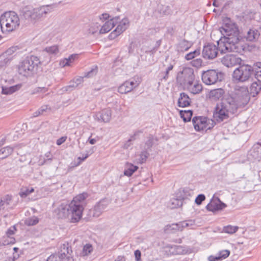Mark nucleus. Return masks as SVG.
<instances>
[{
  "instance_id": "nucleus-1",
  "label": "nucleus",
  "mask_w": 261,
  "mask_h": 261,
  "mask_svg": "<svg viewBox=\"0 0 261 261\" xmlns=\"http://www.w3.org/2000/svg\"><path fill=\"white\" fill-rule=\"evenodd\" d=\"M234 101L231 96H228L217 103L214 113V118L218 122L229 118V114H233L237 111Z\"/></svg>"
},
{
  "instance_id": "nucleus-2",
  "label": "nucleus",
  "mask_w": 261,
  "mask_h": 261,
  "mask_svg": "<svg viewBox=\"0 0 261 261\" xmlns=\"http://www.w3.org/2000/svg\"><path fill=\"white\" fill-rule=\"evenodd\" d=\"M87 193H83L73 198L68 204L69 219L71 223L78 222L82 218L84 207L86 204Z\"/></svg>"
},
{
  "instance_id": "nucleus-3",
  "label": "nucleus",
  "mask_w": 261,
  "mask_h": 261,
  "mask_svg": "<svg viewBox=\"0 0 261 261\" xmlns=\"http://www.w3.org/2000/svg\"><path fill=\"white\" fill-rule=\"evenodd\" d=\"M55 7L54 5H44L36 8L26 6L22 8L21 14L25 19L31 21H35L51 13L53 11Z\"/></svg>"
},
{
  "instance_id": "nucleus-4",
  "label": "nucleus",
  "mask_w": 261,
  "mask_h": 261,
  "mask_svg": "<svg viewBox=\"0 0 261 261\" xmlns=\"http://www.w3.org/2000/svg\"><path fill=\"white\" fill-rule=\"evenodd\" d=\"M219 51L221 53L226 52H234L241 53L243 50L242 42L239 39V36L226 37L223 40L220 39L217 41Z\"/></svg>"
},
{
  "instance_id": "nucleus-5",
  "label": "nucleus",
  "mask_w": 261,
  "mask_h": 261,
  "mask_svg": "<svg viewBox=\"0 0 261 261\" xmlns=\"http://www.w3.org/2000/svg\"><path fill=\"white\" fill-rule=\"evenodd\" d=\"M40 63V61L37 57H27L18 65V72L24 76H31L36 72L38 66Z\"/></svg>"
},
{
  "instance_id": "nucleus-6",
  "label": "nucleus",
  "mask_w": 261,
  "mask_h": 261,
  "mask_svg": "<svg viewBox=\"0 0 261 261\" xmlns=\"http://www.w3.org/2000/svg\"><path fill=\"white\" fill-rule=\"evenodd\" d=\"M20 25L18 15L14 11L6 12L0 17V25L2 31L12 32Z\"/></svg>"
},
{
  "instance_id": "nucleus-7",
  "label": "nucleus",
  "mask_w": 261,
  "mask_h": 261,
  "mask_svg": "<svg viewBox=\"0 0 261 261\" xmlns=\"http://www.w3.org/2000/svg\"><path fill=\"white\" fill-rule=\"evenodd\" d=\"M254 73V68L248 65H243L236 68L232 74L233 80L236 83L248 81Z\"/></svg>"
},
{
  "instance_id": "nucleus-8",
  "label": "nucleus",
  "mask_w": 261,
  "mask_h": 261,
  "mask_svg": "<svg viewBox=\"0 0 261 261\" xmlns=\"http://www.w3.org/2000/svg\"><path fill=\"white\" fill-rule=\"evenodd\" d=\"M223 23L219 31L221 34L226 37L239 36V31L237 25L233 22L229 18H226L223 20Z\"/></svg>"
},
{
  "instance_id": "nucleus-9",
  "label": "nucleus",
  "mask_w": 261,
  "mask_h": 261,
  "mask_svg": "<svg viewBox=\"0 0 261 261\" xmlns=\"http://www.w3.org/2000/svg\"><path fill=\"white\" fill-rule=\"evenodd\" d=\"M201 78L204 84L211 85L221 81L223 79V74L216 70H208L202 72Z\"/></svg>"
},
{
  "instance_id": "nucleus-10",
  "label": "nucleus",
  "mask_w": 261,
  "mask_h": 261,
  "mask_svg": "<svg viewBox=\"0 0 261 261\" xmlns=\"http://www.w3.org/2000/svg\"><path fill=\"white\" fill-rule=\"evenodd\" d=\"M177 81L184 87L190 84L195 80L194 70L190 67H184L182 71L179 72L177 75Z\"/></svg>"
},
{
  "instance_id": "nucleus-11",
  "label": "nucleus",
  "mask_w": 261,
  "mask_h": 261,
  "mask_svg": "<svg viewBox=\"0 0 261 261\" xmlns=\"http://www.w3.org/2000/svg\"><path fill=\"white\" fill-rule=\"evenodd\" d=\"M194 127L196 131L207 130L214 126V122L203 117H194L192 119Z\"/></svg>"
},
{
  "instance_id": "nucleus-12",
  "label": "nucleus",
  "mask_w": 261,
  "mask_h": 261,
  "mask_svg": "<svg viewBox=\"0 0 261 261\" xmlns=\"http://www.w3.org/2000/svg\"><path fill=\"white\" fill-rule=\"evenodd\" d=\"M219 50L218 45L217 46L213 43H208L203 46L202 56L206 59H213L217 56Z\"/></svg>"
},
{
  "instance_id": "nucleus-13",
  "label": "nucleus",
  "mask_w": 261,
  "mask_h": 261,
  "mask_svg": "<svg viewBox=\"0 0 261 261\" xmlns=\"http://www.w3.org/2000/svg\"><path fill=\"white\" fill-rule=\"evenodd\" d=\"M118 22L119 23L117 28L109 35V38L110 39H115L125 31L129 25V21L127 18H124L121 21H120L119 19L117 23Z\"/></svg>"
},
{
  "instance_id": "nucleus-14",
  "label": "nucleus",
  "mask_w": 261,
  "mask_h": 261,
  "mask_svg": "<svg viewBox=\"0 0 261 261\" xmlns=\"http://www.w3.org/2000/svg\"><path fill=\"white\" fill-rule=\"evenodd\" d=\"M230 96L234 100V103L236 106H237V109L240 107H244L248 103L249 100V97L247 95L246 91L245 93L236 92L232 96Z\"/></svg>"
},
{
  "instance_id": "nucleus-15",
  "label": "nucleus",
  "mask_w": 261,
  "mask_h": 261,
  "mask_svg": "<svg viewBox=\"0 0 261 261\" xmlns=\"http://www.w3.org/2000/svg\"><path fill=\"white\" fill-rule=\"evenodd\" d=\"M226 206V204L222 202L218 197H214L206 205V208L208 211L215 212L222 210Z\"/></svg>"
},
{
  "instance_id": "nucleus-16",
  "label": "nucleus",
  "mask_w": 261,
  "mask_h": 261,
  "mask_svg": "<svg viewBox=\"0 0 261 261\" xmlns=\"http://www.w3.org/2000/svg\"><path fill=\"white\" fill-rule=\"evenodd\" d=\"M242 60L240 58L233 55H227L221 59L222 63L227 67H232L240 64Z\"/></svg>"
},
{
  "instance_id": "nucleus-17",
  "label": "nucleus",
  "mask_w": 261,
  "mask_h": 261,
  "mask_svg": "<svg viewBox=\"0 0 261 261\" xmlns=\"http://www.w3.org/2000/svg\"><path fill=\"white\" fill-rule=\"evenodd\" d=\"M109 204L107 199H103L97 202L93 208V216L98 217L107 208Z\"/></svg>"
},
{
  "instance_id": "nucleus-18",
  "label": "nucleus",
  "mask_w": 261,
  "mask_h": 261,
  "mask_svg": "<svg viewBox=\"0 0 261 261\" xmlns=\"http://www.w3.org/2000/svg\"><path fill=\"white\" fill-rule=\"evenodd\" d=\"M138 85L139 83L134 81H126L118 87V91L121 94H126Z\"/></svg>"
},
{
  "instance_id": "nucleus-19",
  "label": "nucleus",
  "mask_w": 261,
  "mask_h": 261,
  "mask_svg": "<svg viewBox=\"0 0 261 261\" xmlns=\"http://www.w3.org/2000/svg\"><path fill=\"white\" fill-rule=\"evenodd\" d=\"M112 111L110 109H105L97 113L96 117L99 122L107 123L111 119Z\"/></svg>"
},
{
  "instance_id": "nucleus-20",
  "label": "nucleus",
  "mask_w": 261,
  "mask_h": 261,
  "mask_svg": "<svg viewBox=\"0 0 261 261\" xmlns=\"http://www.w3.org/2000/svg\"><path fill=\"white\" fill-rule=\"evenodd\" d=\"M68 206V205L67 204L62 203L55 210V213L58 218L64 219L67 217L69 218Z\"/></svg>"
},
{
  "instance_id": "nucleus-21",
  "label": "nucleus",
  "mask_w": 261,
  "mask_h": 261,
  "mask_svg": "<svg viewBox=\"0 0 261 261\" xmlns=\"http://www.w3.org/2000/svg\"><path fill=\"white\" fill-rule=\"evenodd\" d=\"M119 19V17H116L111 19L110 20L107 21L101 28L99 30L100 34H105L108 33L111 30L117 23L118 20Z\"/></svg>"
},
{
  "instance_id": "nucleus-22",
  "label": "nucleus",
  "mask_w": 261,
  "mask_h": 261,
  "mask_svg": "<svg viewBox=\"0 0 261 261\" xmlns=\"http://www.w3.org/2000/svg\"><path fill=\"white\" fill-rule=\"evenodd\" d=\"M70 252L72 250L69 248L68 243H64L61 245L59 251L56 255L63 259V258H73L70 256Z\"/></svg>"
},
{
  "instance_id": "nucleus-23",
  "label": "nucleus",
  "mask_w": 261,
  "mask_h": 261,
  "mask_svg": "<svg viewBox=\"0 0 261 261\" xmlns=\"http://www.w3.org/2000/svg\"><path fill=\"white\" fill-rule=\"evenodd\" d=\"M191 93L196 94L199 93L202 90L201 84L198 83L197 81L194 80L190 84L185 86Z\"/></svg>"
},
{
  "instance_id": "nucleus-24",
  "label": "nucleus",
  "mask_w": 261,
  "mask_h": 261,
  "mask_svg": "<svg viewBox=\"0 0 261 261\" xmlns=\"http://www.w3.org/2000/svg\"><path fill=\"white\" fill-rule=\"evenodd\" d=\"M170 250L172 254L182 255L189 253L190 252L189 249L182 246L174 245L170 247Z\"/></svg>"
},
{
  "instance_id": "nucleus-25",
  "label": "nucleus",
  "mask_w": 261,
  "mask_h": 261,
  "mask_svg": "<svg viewBox=\"0 0 261 261\" xmlns=\"http://www.w3.org/2000/svg\"><path fill=\"white\" fill-rule=\"evenodd\" d=\"M190 99L189 96L184 92L180 94V96L178 100V106L179 107H186L190 105Z\"/></svg>"
},
{
  "instance_id": "nucleus-26",
  "label": "nucleus",
  "mask_w": 261,
  "mask_h": 261,
  "mask_svg": "<svg viewBox=\"0 0 261 261\" xmlns=\"http://www.w3.org/2000/svg\"><path fill=\"white\" fill-rule=\"evenodd\" d=\"M42 81L45 82L44 86L38 87L33 89L31 92L32 94H36L38 93H44L48 91V87L50 86V84L47 82V79L46 77H42Z\"/></svg>"
},
{
  "instance_id": "nucleus-27",
  "label": "nucleus",
  "mask_w": 261,
  "mask_h": 261,
  "mask_svg": "<svg viewBox=\"0 0 261 261\" xmlns=\"http://www.w3.org/2000/svg\"><path fill=\"white\" fill-rule=\"evenodd\" d=\"M230 254V251L228 250L221 251L218 256L211 255L209 256V261H219L227 257Z\"/></svg>"
},
{
  "instance_id": "nucleus-28",
  "label": "nucleus",
  "mask_w": 261,
  "mask_h": 261,
  "mask_svg": "<svg viewBox=\"0 0 261 261\" xmlns=\"http://www.w3.org/2000/svg\"><path fill=\"white\" fill-rule=\"evenodd\" d=\"M192 45L191 42L183 39L179 41L177 45V50L178 51L184 52L188 50Z\"/></svg>"
},
{
  "instance_id": "nucleus-29",
  "label": "nucleus",
  "mask_w": 261,
  "mask_h": 261,
  "mask_svg": "<svg viewBox=\"0 0 261 261\" xmlns=\"http://www.w3.org/2000/svg\"><path fill=\"white\" fill-rule=\"evenodd\" d=\"M11 201L12 196L9 195L0 198V212L4 211L6 207L10 205Z\"/></svg>"
},
{
  "instance_id": "nucleus-30",
  "label": "nucleus",
  "mask_w": 261,
  "mask_h": 261,
  "mask_svg": "<svg viewBox=\"0 0 261 261\" xmlns=\"http://www.w3.org/2000/svg\"><path fill=\"white\" fill-rule=\"evenodd\" d=\"M260 35V33L258 30L255 29H249L247 32L246 36L247 40L249 41H254L257 40Z\"/></svg>"
},
{
  "instance_id": "nucleus-31",
  "label": "nucleus",
  "mask_w": 261,
  "mask_h": 261,
  "mask_svg": "<svg viewBox=\"0 0 261 261\" xmlns=\"http://www.w3.org/2000/svg\"><path fill=\"white\" fill-rule=\"evenodd\" d=\"M138 167L132 164L127 163L126 168L124 171V174L127 176H130L137 170Z\"/></svg>"
},
{
  "instance_id": "nucleus-32",
  "label": "nucleus",
  "mask_w": 261,
  "mask_h": 261,
  "mask_svg": "<svg viewBox=\"0 0 261 261\" xmlns=\"http://www.w3.org/2000/svg\"><path fill=\"white\" fill-rule=\"evenodd\" d=\"M13 151V148L7 146L0 149V159H4L9 156Z\"/></svg>"
},
{
  "instance_id": "nucleus-33",
  "label": "nucleus",
  "mask_w": 261,
  "mask_h": 261,
  "mask_svg": "<svg viewBox=\"0 0 261 261\" xmlns=\"http://www.w3.org/2000/svg\"><path fill=\"white\" fill-rule=\"evenodd\" d=\"M183 201L181 199L172 198L168 203V206L173 209L180 207L182 206Z\"/></svg>"
},
{
  "instance_id": "nucleus-34",
  "label": "nucleus",
  "mask_w": 261,
  "mask_h": 261,
  "mask_svg": "<svg viewBox=\"0 0 261 261\" xmlns=\"http://www.w3.org/2000/svg\"><path fill=\"white\" fill-rule=\"evenodd\" d=\"M16 230V228L15 226H13L10 227L7 231L6 234L9 239L10 240V241H5L4 243V245L9 244V243H14L15 239L12 237H10L11 236L14 234L15 231Z\"/></svg>"
},
{
  "instance_id": "nucleus-35",
  "label": "nucleus",
  "mask_w": 261,
  "mask_h": 261,
  "mask_svg": "<svg viewBox=\"0 0 261 261\" xmlns=\"http://www.w3.org/2000/svg\"><path fill=\"white\" fill-rule=\"evenodd\" d=\"M261 90V84L253 82L250 87V93L253 96L257 95Z\"/></svg>"
},
{
  "instance_id": "nucleus-36",
  "label": "nucleus",
  "mask_w": 261,
  "mask_h": 261,
  "mask_svg": "<svg viewBox=\"0 0 261 261\" xmlns=\"http://www.w3.org/2000/svg\"><path fill=\"white\" fill-rule=\"evenodd\" d=\"M181 118H182L185 122H188L191 120V117L192 116L193 112L191 110L183 111L181 110L179 112Z\"/></svg>"
},
{
  "instance_id": "nucleus-37",
  "label": "nucleus",
  "mask_w": 261,
  "mask_h": 261,
  "mask_svg": "<svg viewBox=\"0 0 261 261\" xmlns=\"http://www.w3.org/2000/svg\"><path fill=\"white\" fill-rule=\"evenodd\" d=\"M224 93V91L222 89H217L210 92V96L215 99H219L223 95Z\"/></svg>"
},
{
  "instance_id": "nucleus-38",
  "label": "nucleus",
  "mask_w": 261,
  "mask_h": 261,
  "mask_svg": "<svg viewBox=\"0 0 261 261\" xmlns=\"http://www.w3.org/2000/svg\"><path fill=\"white\" fill-rule=\"evenodd\" d=\"M250 155L255 160L259 161L261 159V146L258 147H254L250 151Z\"/></svg>"
},
{
  "instance_id": "nucleus-39",
  "label": "nucleus",
  "mask_w": 261,
  "mask_h": 261,
  "mask_svg": "<svg viewBox=\"0 0 261 261\" xmlns=\"http://www.w3.org/2000/svg\"><path fill=\"white\" fill-rule=\"evenodd\" d=\"M19 88H20L19 85H15L9 87H3L2 93L7 95L11 94L18 90Z\"/></svg>"
},
{
  "instance_id": "nucleus-40",
  "label": "nucleus",
  "mask_w": 261,
  "mask_h": 261,
  "mask_svg": "<svg viewBox=\"0 0 261 261\" xmlns=\"http://www.w3.org/2000/svg\"><path fill=\"white\" fill-rule=\"evenodd\" d=\"M46 261H74V259L69 258H63L62 259L56 254H54L49 256Z\"/></svg>"
},
{
  "instance_id": "nucleus-41",
  "label": "nucleus",
  "mask_w": 261,
  "mask_h": 261,
  "mask_svg": "<svg viewBox=\"0 0 261 261\" xmlns=\"http://www.w3.org/2000/svg\"><path fill=\"white\" fill-rule=\"evenodd\" d=\"M93 250L92 246L91 245L87 244H86L83 248L82 252H81V255L83 256H87L89 255L92 252Z\"/></svg>"
},
{
  "instance_id": "nucleus-42",
  "label": "nucleus",
  "mask_w": 261,
  "mask_h": 261,
  "mask_svg": "<svg viewBox=\"0 0 261 261\" xmlns=\"http://www.w3.org/2000/svg\"><path fill=\"white\" fill-rule=\"evenodd\" d=\"M39 222V219L36 216L29 218L25 220L24 223L28 226H33Z\"/></svg>"
},
{
  "instance_id": "nucleus-43",
  "label": "nucleus",
  "mask_w": 261,
  "mask_h": 261,
  "mask_svg": "<svg viewBox=\"0 0 261 261\" xmlns=\"http://www.w3.org/2000/svg\"><path fill=\"white\" fill-rule=\"evenodd\" d=\"M200 54V51L199 49H196L193 51L190 52L188 54H187L185 57V59L186 60H191L193 59L196 57L199 56Z\"/></svg>"
},
{
  "instance_id": "nucleus-44",
  "label": "nucleus",
  "mask_w": 261,
  "mask_h": 261,
  "mask_svg": "<svg viewBox=\"0 0 261 261\" xmlns=\"http://www.w3.org/2000/svg\"><path fill=\"white\" fill-rule=\"evenodd\" d=\"M44 50L50 55H57L59 50L57 45H53L47 47L45 48Z\"/></svg>"
},
{
  "instance_id": "nucleus-45",
  "label": "nucleus",
  "mask_w": 261,
  "mask_h": 261,
  "mask_svg": "<svg viewBox=\"0 0 261 261\" xmlns=\"http://www.w3.org/2000/svg\"><path fill=\"white\" fill-rule=\"evenodd\" d=\"M97 73V66H94L90 71L85 72L84 75V77L90 78L95 75Z\"/></svg>"
},
{
  "instance_id": "nucleus-46",
  "label": "nucleus",
  "mask_w": 261,
  "mask_h": 261,
  "mask_svg": "<svg viewBox=\"0 0 261 261\" xmlns=\"http://www.w3.org/2000/svg\"><path fill=\"white\" fill-rule=\"evenodd\" d=\"M153 144V137L150 136L147 138V140L145 142V144L144 146V149L145 150H149L152 146Z\"/></svg>"
},
{
  "instance_id": "nucleus-47",
  "label": "nucleus",
  "mask_w": 261,
  "mask_h": 261,
  "mask_svg": "<svg viewBox=\"0 0 261 261\" xmlns=\"http://www.w3.org/2000/svg\"><path fill=\"white\" fill-rule=\"evenodd\" d=\"M238 226L228 225L224 227L223 231L227 233L233 234L238 230Z\"/></svg>"
},
{
  "instance_id": "nucleus-48",
  "label": "nucleus",
  "mask_w": 261,
  "mask_h": 261,
  "mask_svg": "<svg viewBox=\"0 0 261 261\" xmlns=\"http://www.w3.org/2000/svg\"><path fill=\"white\" fill-rule=\"evenodd\" d=\"M172 11L170 7L168 6H162L160 9V13L163 15H168L171 14Z\"/></svg>"
},
{
  "instance_id": "nucleus-49",
  "label": "nucleus",
  "mask_w": 261,
  "mask_h": 261,
  "mask_svg": "<svg viewBox=\"0 0 261 261\" xmlns=\"http://www.w3.org/2000/svg\"><path fill=\"white\" fill-rule=\"evenodd\" d=\"M180 224L182 230L185 227H191V228H193V226L195 225V222L193 220H189L188 221L181 222H180Z\"/></svg>"
},
{
  "instance_id": "nucleus-50",
  "label": "nucleus",
  "mask_w": 261,
  "mask_h": 261,
  "mask_svg": "<svg viewBox=\"0 0 261 261\" xmlns=\"http://www.w3.org/2000/svg\"><path fill=\"white\" fill-rule=\"evenodd\" d=\"M203 61L200 58L196 59L194 60H193L191 62V65L195 67L196 68H199L201 66L202 64Z\"/></svg>"
},
{
  "instance_id": "nucleus-51",
  "label": "nucleus",
  "mask_w": 261,
  "mask_h": 261,
  "mask_svg": "<svg viewBox=\"0 0 261 261\" xmlns=\"http://www.w3.org/2000/svg\"><path fill=\"white\" fill-rule=\"evenodd\" d=\"M149 153L147 150L144 149L140 153V161L141 163H144L146 161V159L149 156Z\"/></svg>"
},
{
  "instance_id": "nucleus-52",
  "label": "nucleus",
  "mask_w": 261,
  "mask_h": 261,
  "mask_svg": "<svg viewBox=\"0 0 261 261\" xmlns=\"http://www.w3.org/2000/svg\"><path fill=\"white\" fill-rule=\"evenodd\" d=\"M84 76H80V77H78L77 78H76L75 79H74V82L75 83L74 84H73L72 85H70L68 87L70 88V87H77L79 85H80V84H81L83 82V79H84Z\"/></svg>"
},
{
  "instance_id": "nucleus-53",
  "label": "nucleus",
  "mask_w": 261,
  "mask_h": 261,
  "mask_svg": "<svg viewBox=\"0 0 261 261\" xmlns=\"http://www.w3.org/2000/svg\"><path fill=\"white\" fill-rule=\"evenodd\" d=\"M205 199V196L204 195L199 194L195 198V202L197 205H200Z\"/></svg>"
},
{
  "instance_id": "nucleus-54",
  "label": "nucleus",
  "mask_w": 261,
  "mask_h": 261,
  "mask_svg": "<svg viewBox=\"0 0 261 261\" xmlns=\"http://www.w3.org/2000/svg\"><path fill=\"white\" fill-rule=\"evenodd\" d=\"M171 229L176 230L178 231H182V228L180 224V222L176 224H172L170 226Z\"/></svg>"
},
{
  "instance_id": "nucleus-55",
  "label": "nucleus",
  "mask_w": 261,
  "mask_h": 261,
  "mask_svg": "<svg viewBox=\"0 0 261 261\" xmlns=\"http://www.w3.org/2000/svg\"><path fill=\"white\" fill-rule=\"evenodd\" d=\"M173 66L172 65H170L168 68L166 69V70L165 73V75L163 77V79L165 80H167L168 78V74L170 71L173 69Z\"/></svg>"
},
{
  "instance_id": "nucleus-56",
  "label": "nucleus",
  "mask_w": 261,
  "mask_h": 261,
  "mask_svg": "<svg viewBox=\"0 0 261 261\" xmlns=\"http://www.w3.org/2000/svg\"><path fill=\"white\" fill-rule=\"evenodd\" d=\"M30 193L29 191V189L28 188H25V189H22L19 193L20 196L22 198L26 197Z\"/></svg>"
},
{
  "instance_id": "nucleus-57",
  "label": "nucleus",
  "mask_w": 261,
  "mask_h": 261,
  "mask_svg": "<svg viewBox=\"0 0 261 261\" xmlns=\"http://www.w3.org/2000/svg\"><path fill=\"white\" fill-rule=\"evenodd\" d=\"M77 54H72L68 58H66L68 61V63L69 64V66L71 65V64L73 62L74 60L77 58Z\"/></svg>"
},
{
  "instance_id": "nucleus-58",
  "label": "nucleus",
  "mask_w": 261,
  "mask_h": 261,
  "mask_svg": "<svg viewBox=\"0 0 261 261\" xmlns=\"http://www.w3.org/2000/svg\"><path fill=\"white\" fill-rule=\"evenodd\" d=\"M135 256L136 261H141V253L139 250H137L135 251Z\"/></svg>"
},
{
  "instance_id": "nucleus-59",
  "label": "nucleus",
  "mask_w": 261,
  "mask_h": 261,
  "mask_svg": "<svg viewBox=\"0 0 261 261\" xmlns=\"http://www.w3.org/2000/svg\"><path fill=\"white\" fill-rule=\"evenodd\" d=\"M141 133H142L141 131H136L134 134L130 137L129 140L132 142L136 139L137 137Z\"/></svg>"
},
{
  "instance_id": "nucleus-60",
  "label": "nucleus",
  "mask_w": 261,
  "mask_h": 261,
  "mask_svg": "<svg viewBox=\"0 0 261 261\" xmlns=\"http://www.w3.org/2000/svg\"><path fill=\"white\" fill-rule=\"evenodd\" d=\"M66 139H67V137H66V136L62 137L60 138L59 139H58L57 140V142H56L57 144L58 145H61L62 144H63L64 142H65V141L66 140Z\"/></svg>"
},
{
  "instance_id": "nucleus-61",
  "label": "nucleus",
  "mask_w": 261,
  "mask_h": 261,
  "mask_svg": "<svg viewBox=\"0 0 261 261\" xmlns=\"http://www.w3.org/2000/svg\"><path fill=\"white\" fill-rule=\"evenodd\" d=\"M60 65L62 67H64L65 66H69V64L68 63V61H67V60L66 59H64L63 60L60 61Z\"/></svg>"
},
{
  "instance_id": "nucleus-62",
  "label": "nucleus",
  "mask_w": 261,
  "mask_h": 261,
  "mask_svg": "<svg viewBox=\"0 0 261 261\" xmlns=\"http://www.w3.org/2000/svg\"><path fill=\"white\" fill-rule=\"evenodd\" d=\"M132 145V142L128 139L124 144L123 148L128 149Z\"/></svg>"
},
{
  "instance_id": "nucleus-63",
  "label": "nucleus",
  "mask_w": 261,
  "mask_h": 261,
  "mask_svg": "<svg viewBox=\"0 0 261 261\" xmlns=\"http://www.w3.org/2000/svg\"><path fill=\"white\" fill-rule=\"evenodd\" d=\"M109 17V15L107 13H104V14H102L100 16V19H103V20H107V19H108Z\"/></svg>"
},
{
  "instance_id": "nucleus-64",
  "label": "nucleus",
  "mask_w": 261,
  "mask_h": 261,
  "mask_svg": "<svg viewBox=\"0 0 261 261\" xmlns=\"http://www.w3.org/2000/svg\"><path fill=\"white\" fill-rule=\"evenodd\" d=\"M47 106H43L39 110L40 111L41 114H43V113L47 110Z\"/></svg>"
}]
</instances>
